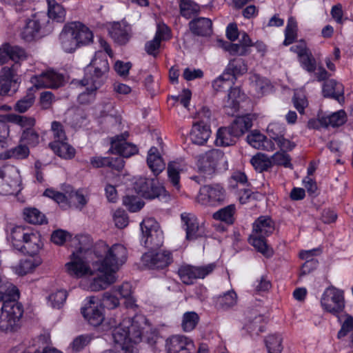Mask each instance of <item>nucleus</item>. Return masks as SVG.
Instances as JSON below:
<instances>
[{
	"instance_id": "c9c22d12",
	"label": "nucleus",
	"mask_w": 353,
	"mask_h": 353,
	"mask_svg": "<svg viewBox=\"0 0 353 353\" xmlns=\"http://www.w3.org/2000/svg\"><path fill=\"white\" fill-rule=\"evenodd\" d=\"M179 6L180 14L186 19L196 17L200 12V6L192 0H179Z\"/></svg>"
},
{
	"instance_id": "37998d69",
	"label": "nucleus",
	"mask_w": 353,
	"mask_h": 353,
	"mask_svg": "<svg viewBox=\"0 0 353 353\" xmlns=\"http://www.w3.org/2000/svg\"><path fill=\"white\" fill-rule=\"evenodd\" d=\"M130 320V324H127V332L129 336L130 344H138L141 341L142 330L135 318Z\"/></svg>"
},
{
	"instance_id": "de8ad7c7",
	"label": "nucleus",
	"mask_w": 353,
	"mask_h": 353,
	"mask_svg": "<svg viewBox=\"0 0 353 353\" xmlns=\"http://www.w3.org/2000/svg\"><path fill=\"white\" fill-rule=\"evenodd\" d=\"M250 163L254 169L259 172L267 171L272 166L271 159L267 156L260 153L252 157Z\"/></svg>"
},
{
	"instance_id": "e433bc0d",
	"label": "nucleus",
	"mask_w": 353,
	"mask_h": 353,
	"mask_svg": "<svg viewBox=\"0 0 353 353\" xmlns=\"http://www.w3.org/2000/svg\"><path fill=\"white\" fill-rule=\"evenodd\" d=\"M237 139L228 127H221L217 131L215 143L218 146L225 147L234 145Z\"/></svg>"
},
{
	"instance_id": "680f3d73",
	"label": "nucleus",
	"mask_w": 353,
	"mask_h": 353,
	"mask_svg": "<svg viewBox=\"0 0 353 353\" xmlns=\"http://www.w3.org/2000/svg\"><path fill=\"white\" fill-rule=\"evenodd\" d=\"M9 59L14 61V64H19L20 61H24L28 57V54L25 50L17 46H12L8 43Z\"/></svg>"
},
{
	"instance_id": "7ed1b4c3",
	"label": "nucleus",
	"mask_w": 353,
	"mask_h": 353,
	"mask_svg": "<svg viewBox=\"0 0 353 353\" xmlns=\"http://www.w3.org/2000/svg\"><path fill=\"white\" fill-rule=\"evenodd\" d=\"M25 17L30 16L26 21V25L20 33L21 39L26 42H31L48 35L53 31V23L45 12H23Z\"/></svg>"
},
{
	"instance_id": "4c0bfd02",
	"label": "nucleus",
	"mask_w": 353,
	"mask_h": 353,
	"mask_svg": "<svg viewBox=\"0 0 353 353\" xmlns=\"http://www.w3.org/2000/svg\"><path fill=\"white\" fill-rule=\"evenodd\" d=\"M236 212V206L234 204L228 205L212 214L214 219L221 221L228 225H232L234 222V214Z\"/></svg>"
},
{
	"instance_id": "c756f323",
	"label": "nucleus",
	"mask_w": 353,
	"mask_h": 353,
	"mask_svg": "<svg viewBox=\"0 0 353 353\" xmlns=\"http://www.w3.org/2000/svg\"><path fill=\"white\" fill-rule=\"evenodd\" d=\"M210 134L211 130L209 125L195 123L193 124L190 133V139L192 143L202 145L207 142Z\"/></svg>"
},
{
	"instance_id": "aec40b11",
	"label": "nucleus",
	"mask_w": 353,
	"mask_h": 353,
	"mask_svg": "<svg viewBox=\"0 0 353 353\" xmlns=\"http://www.w3.org/2000/svg\"><path fill=\"white\" fill-rule=\"evenodd\" d=\"M68 273L74 277L81 278L86 274H92L83 256L72 253L71 261L65 265Z\"/></svg>"
},
{
	"instance_id": "9b49d317",
	"label": "nucleus",
	"mask_w": 353,
	"mask_h": 353,
	"mask_svg": "<svg viewBox=\"0 0 353 353\" xmlns=\"http://www.w3.org/2000/svg\"><path fill=\"white\" fill-rule=\"evenodd\" d=\"M32 83L37 88L57 89L63 86L65 83L64 74L54 69H49L32 78Z\"/></svg>"
},
{
	"instance_id": "a19ab883",
	"label": "nucleus",
	"mask_w": 353,
	"mask_h": 353,
	"mask_svg": "<svg viewBox=\"0 0 353 353\" xmlns=\"http://www.w3.org/2000/svg\"><path fill=\"white\" fill-rule=\"evenodd\" d=\"M237 303V295L234 291H229L223 295L216 297L215 305L218 309L227 310Z\"/></svg>"
},
{
	"instance_id": "3c124183",
	"label": "nucleus",
	"mask_w": 353,
	"mask_h": 353,
	"mask_svg": "<svg viewBox=\"0 0 353 353\" xmlns=\"http://www.w3.org/2000/svg\"><path fill=\"white\" fill-rule=\"evenodd\" d=\"M90 84V87H88L86 90L78 97V101L81 104H88L93 101L95 91L101 86V82L97 80H93L92 83Z\"/></svg>"
},
{
	"instance_id": "f3484780",
	"label": "nucleus",
	"mask_w": 353,
	"mask_h": 353,
	"mask_svg": "<svg viewBox=\"0 0 353 353\" xmlns=\"http://www.w3.org/2000/svg\"><path fill=\"white\" fill-rule=\"evenodd\" d=\"M94 267L101 274L94 278L90 285L92 291H100L107 288L116 281L115 273L96 263Z\"/></svg>"
},
{
	"instance_id": "0e129e2a",
	"label": "nucleus",
	"mask_w": 353,
	"mask_h": 353,
	"mask_svg": "<svg viewBox=\"0 0 353 353\" xmlns=\"http://www.w3.org/2000/svg\"><path fill=\"white\" fill-rule=\"evenodd\" d=\"M168 175L172 185L177 190L180 189L179 165L174 162L170 163L168 165Z\"/></svg>"
},
{
	"instance_id": "5fc2aeb1",
	"label": "nucleus",
	"mask_w": 353,
	"mask_h": 353,
	"mask_svg": "<svg viewBox=\"0 0 353 353\" xmlns=\"http://www.w3.org/2000/svg\"><path fill=\"white\" fill-rule=\"evenodd\" d=\"M142 241L145 248L150 250L158 249L163 243V232L161 230L154 234H150V235L144 237Z\"/></svg>"
},
{
	"instance_id": "6e6552de",
	"label": "nucleus",
	"mask_w": 353,
	"mask_h": 353,
	"mask_svg": "<svg viewBox=\"0 0 353 353\" xmlns=\"http://www.w3.org/2000/svg\"><path fill=\"white\" fill-rule=\"evenodd\" d=\"M225 162L224 153L217 149H213L206 152L199 156L197 162L199 172L206 174L211 179L216 172L218 165L222 162Z\"/></svg>"
},
{
	"instance_id": "2f4dec72",
	"label": "nucleus",
	"mask_w": 353,
	"mask_h": 353,
	"mask_svg": "<svg viewBox=\"0 0 353 353\" xmlns=\"http://www.w3.org/2000/svg\"><path fill=\"white\" fill-rule=\"evenodd\" d=\"M242 95L239 88L235 87L230 89L228 94V99L223 106L224 111L227 114L234 116L237 112L239 109V100L241 99Z\"/></svg>"
},
{
	"instance_id": "79ce46f5",
	"label": "nucleus",
	"mask_w": 353,
	"mask_h": 353,
	"mask_svg": "<svg viewBox=\"0 0 353 353\" xmlns=\"http://www.w3.org/2000/svg\"><path fill=\"white\" fill-rule=\"evenodd\" d=\"M30 150L26 145H19L0 154V159L6 160L8 159H24L28 157Z\"/></svg>"
},
{
	"instance_id": "ddd939ff",
	"label": "nucleus",
	"mask_w": 353,
	"mask_h": 353,
	"mask_svg": "<svg viewBox=\"0 0 353 353\" xmlns=\"http://www.w3.org/2000/svg\"><path fill=\"white\" fill-rule=\"evenodd\" d=\"M143 264L150 270H163L168 268L172 262V254L170 251L145 253L142 256Z\"/></svg>"
},
{
	"instance_id": "4be33fe9",
	"label": "nucleus",
	"mask_w": 353,
	"mask_h": 353,
	"mask_svg": "<svg viewBox=\"0 0 353 353\" xmlns=\"http://www.w3.org/2000/svg\"><path fill=\"white\" fill-rule=\"evenodd\" d=\"M127 324H130V320H124L113 332L112 337L114 343L118 345L122 350L133 353V345L130 344L127 332Z\"/></svg>"
},
{
	"instance_id": "7c9ffc66",
	"label": "nucleus",
	"mask_w": 353,
	"mask_h": 353,
	"mask_svg": "<svg viewBox=\"0 0 353 353\" xmlns=\"http://www.w3.org/2000/svg\"><path fill=\"white\" fill-rule=\"evenodd\" d=\"M248 143L257 150L272 151L275 149L274 144L272 140L268 139L263 134L257 131H254L247 136Z\"/></svg>"
},
{
	"instance_id": "13d9d810",
	"label": "nucleus",
	"mask_w": 353,
	"mask_h": 353,
	"mask_svg": "<svg viewBox=\"0 0 353 353\" xmlns=\"http://www.w3.org/2000/svg\"><path fill=\"white\" fill-rule=\"evenodd\" d=\"M340 317L341 321L339 322L341 324V327L337 333V338L339 339L344 338L353 330V316L348 314H345L340 316Z\"/></svg>"
},
{
	"instance_id": "72a5a7b5",
	"label": "nucleus",
	"mask_w": 353,
	"mask_h": 353,
	"mask_svg": "<svg viewBox=\"0 0 353 353\" xmlns=\"http://www.w3.org/2000/svg\"><path fill=\"white\" fill-rule=\"evenodd\" d=\"M49 147L58 156L65 159H71L75 156V149L66 141L62 142H51Z\"/></svg>"
},
{
	"instance_id": "b1692460",
	"label": "nucleus",
	"mask_w": 353,
	"mask_h": 353,
	"mask_svg": "<svg viewBox=\"0 0 353 353\" xmlns=\"http://www.w3.org/2000/svg\"><path fill=\"white\" fill-rule=\"evenodd\" d=\"M90 305L82 309L81 313L83 317L92 326L100 325L104 320V314L101 307L94 305L95 297H90Z\"/></svg>"
},
{
	"instance_id": "393cba45",
	"label": "nucleus",
	"mask_w": 353,
	"mask_h": 353,
	"mask_svg": "<svg viewBox=\"0 0 353 353\" xmlns=\"http://www.w3.org/2000/svg\"><path fill=\"white\" fill-rule=\"evenodd\" d=\"M248 71V66L244 59L242 58H234L230 60L224 71L227 76V81L234 82L238 76L245 74Z\"/></svg>"
},
{
	"instance_id": "39448f33",
	"label": "nucleus",
	"mask_w": 353,
	"mask_h": 353,
	"mask_svg": "<svg viewBox=\"0 0 353 353\" xmlns=\"http://www.w3.org/2000/svg\"><path fill=\"white\" fill-rule=\"evenodd\" d=\"M321 304L327 312L336 316L338 321H341L340 313L345 308V300L343 291L330 286L323 292Z\"/></svg>"
},
{
	"instance_id": "bf43d9fd",
	"label": "nucleus",
	"mask_w": 353,
	"mask_h": 353,
	"mask_svg": "<svg viewBox=\"0 0 353 353\" xmlns=\"http://www.w3.org/2000/svg\"><path fill=\"white\" fill-rule=\"evenodd\" d=\"M140 226L142 232V240H143L144 237L150 235V234H154L161 231L158 222L153 218L144 219L141 223Z\"/></svg>"
},
{
	"instance_id": "4468645a",
	"label": "nucleus",
	"mask_w": 353,
	"mask_h": 353,
	"mask_svg": "<svg viewBox=\"0 0 353 353\" xmlns=\"http://www.w3.org/2000/svg\"><path fill=\"white\" fill-rule=\"evenodd\" d=\"M135 190L143 197L153 199L159 197L165 189L156 179L139 178L134 183Z\"/></svg>"
},
{
	"instance_id": "6ab92c4d",
	"label": "nucleus",
	"mask_w": 353,
	"mask_h": 353,
	"mask_svg": "<svg viewBox=\"0 0 353 353\" xmlns=\"http://www.w3.org/2000/svg\"><path fill=\"white\" fill-rule=\"evenodd\" d=\"M168 353H179L181 351L191 352L194 348L193 341L182 335H174L165 341Z\"/></svg>"
},
{
	"instance_id": "338daca9",
	"label": "nucleus",
	"mask_w": 353,
	"mask_h": 353,
	"mask_svg": "<svg viewBox=\"0 0 353 353\" xmlns=\"http://www.w3.org/2000/svg\"><path fill=\"white\" fill-rule=\"evenodd\" d=\"M21 140L30 146H36L39 142V135L32 128L23 130Z\"/></svg>"
},
{
	"instance_id": "f8f14e48",
	"label": "nucleus",
	"mask_w": 353,
	"mask_h": 353,
	"mask_svg": "<svg viewBox=\"0 0 353 353\" xmlns=\"http://www.w3.org/2000/svg\"><path fill=\"white\" fill-rule=\"evenodd\" d=\"M129 133L125 132L116 135L110 139V148L109 152L112 154H117L122 158H129L138 153L139 150L136 145L127 142Z\"/></svg>"
},
{
	"instance_id": "473e14b6",
	"label": "nucleus",
	"mask_w": 353,
	"mask_h": 353,
	"mask_svg": "<svg viewBox=\"0 0 353 353\" xmlns=\"http://www.w3.org/2000/svg\"><path fill=\"white\" fill-rule=\"evenodd\" d=\"M147 163L154 175L160 174L165 168V163L161 157L159 150L152 147L148 153Z\"/></svg>"
},
{
	"instance_id": "dca6fc26",
	"label": "nucleus",
	"mask_w": 353,
	"mask_h": 353,
	"mask_svg": "<svg viewBox=\"0 0 353 353\" xmlns=\"http://www.w3.org/2000/svg\"><path fill=\"white\" fill-rule=\"evenodd\" d=\"M246 323L244 328L252 336H258L264 332L265 323L262 315L254 309H249L245 312Z\"/></svg>"
},
{
	"instance_id": "412c9836",
	"label": "nucleus",
	"mask_w": 353,
	"mask_h": 353,
	"mask_svg": "<svg viewBox=\"0 0 353 353\" xmlns=\"http://www.w3.org/2000/svg\"><path fill=\"white\" fill-rule=\"evenodd\" d=\"M255 119H256V114L250 113L237 117L228 128L233 133V137L239 139L252 127L253 121Z\"/></svg>"
},
{
	"instance_id": "a878e982",
	"label": "nucleus",
	"mask_w": 353,
	"mask_h": 353,
	"mask_svg": "<svg viewBox=\"0 0 353 353\" xmlns=\"http://www.w3.org/2000/svg\"><path fill=\"white\" fill-rule=\"evenodd\" d=\"M61 48L65 52H72L79 48L70 23L65 24L59 34Z\"/></svg>"
},
{
	"instance_id": "49530a36",
	"label": "nucleus",
	"mask_w": 353,
	"mask_h": 353,
	"mask_svg": "<svg viewBox=\"0 0 353 353\" xmlns=\"http://www.w3.org/2000/svg\"><path fill=\"white\" fill-rule=\"evenodd\" d=\"M297 30L296 19L292 17H290L285 29V39L283 43L284 46H288L294 42L297 38Z\"/></svg>"
},
{
	"instance_id": "c03bdc74",
	"label": "nucleus",
	"mask_w": 353,
	"mask_h": 353,
	"mask_svg": "<svg viewBox=\"0 0 353 353\" xmlns=\"http://www.w3.org/2000/svg\"><path fill=\"white\" fill-rule=\"evenodd\" d=\"M35 95L32 90H28L26 94L18 100L14 106V110L19 113H24L27 112L35 102Z\"/></svg>"
},
{
	"instance_id": "9d476101",
	"label": "nucleus",
	"mask_w": 353,
	"mask_h": 353,
	"mask_svg": "<svg viewBox=\"0 0 353 353\" xmlns=\"http://www.w3.org/2000/svg\"><path fill=\"white\" fill-rule=\"evenodd\" d=\"M127 254V250L123 245L114 244L108 249L105 258L97 263L108 268L109 271L116 273L119 266L125 262Z\"/></svg>"
},
{
	"instance_id": "a18cd8bd",
	"label": "nucleus",
	"mask_w": 353,
	"mask_h": 353,
	"mask_svg": "<svg viewBox=\"0 0 353 353\" xmlns=\"http://www.w3.org/2000/svg\"><path fill=\"white\" fill-rule=\"evenodd\" d=\"M23 218L31 224L41 225L47 223L45 215L34 208L24 209Z\"/></svg>"
},
{
	"instance_id": "2eb2a0df",
	"label": "nucleus",
	"mask_w": 353,
	"mask_h": 353,
	"mask_svg": "<svg viewBox=\"0 0 353 353\" xmlns=\"http://www.w3.org/2000/svg\"><path fill=\"white\" fill-rule=\"evenodd\" d=\"M182 227L185 231V239L188 241H194L204 236L205 230L199 225L196 216L191 213L183 212L181 214Z\"/></svg>"
},
{
	"instance_id": "6e6d98bb",
	"label": "nucleus",
	"mask_w": 353,
	"mask_h": 353,
	"mask_svg": "<svg viewBox=\"0 0 353 353\" xmlns=\"http://www.w3.org/2000/svg\"><path fill=\"white\" fill-rule=\"evenodd\" d=\"M39 347L33 353H62L52 347L50 338L48 335H40L38 338Z\"/></svg>"
},
{
	"instance_id": "69168bd1",
	"label": "nucleus",
	"mask_w": 353,
	"mask_h": 353,
	"mask_svg": "<svg viewBox=\"0 0 353 353\" xmlns=\"http://www.w3.org/2000/svg\"><path fill=\"white\" fill-rule=\"evenodd\" d=\"M43 196L54 200L62 208H67V193L63 194L53 188H47L43 192Z\"/></svg>"
},
{
	"instance_id": "bb28decb",
	"label": "nucleus",
	"mask_w": 353,
	"mask_h": 353,
	"mask_svg": "<svg viewBox=\"0 0 353 353\" xmlns=\"http://www.w3.org/2000/svg\"><path fill=\"white\" fill-rule=\"evenodd\" d=\"M41 246L42 242L40 234L30 230L23 242L21 248H19L18 250L23 254L33 256L37 254Z\"/></svg>"
},
{
	"instance_id": "58836bf2",
	"label": "nucleus",
	"mask_w": 353,
	"mask_h": 353,
	"mask_svg": "<svg viewBox=\"0 0 353 353\" xmlns=\"http://www.w3.org/2000/svg\"><path fill=\"white\" fill-rule=\"evenodd\" d=\"M48 4V14L50 19L56 20L57 22H63L65 17V11L63 7L56 0H46Z\"/></svg>"
},
{
	"instance_id": "864d4df0",
	"label": "nucleus",
	"mask_w": 353,
	"mask_h": 353,
	"mask_svg": "<svg viewBox=\"0 0 353 353\" xmlns=\"http://www.w3.org/2000/svg\"><path fill=\"white\" fill-rule=\"evenodd\" d=\"M282 337L279 334H270L265 339L268 353H281L283 350Z\"/></svg>"
},
{
	"instance_id": "ea45409f",
	"label": "nucleus",
	"mask_w": 353,
	"mask_h": 353,
	"mask_svg": "<svg viewBox=\"0 0 353 353\" xmlns=\"http://www.w3.org/2000/svg\"><path fill=\"white\" fill-rule=\"evenodd\" d=\"M72 241L76 247V251L72 253L80 256L90 251L93 244L91 237L85 234L76 236Z\"/></svg>"
},
{
	"instance_id": "e2e57ef3",
	"label": "nucleus",
	"mask_w": 353,
	"mask_h": 353,
	"mask_svg": "<svg viewBox=\"0 0 353 353\" xmlns=\"http://www.w3.org/2000/svg\"><path fill=\"white\" fill-rule=\"evenodd\" d=\"M6 178V172L3 170L0 169V194L8 195L13 194L16 191L18 185L17 181L12 184H10Z\"/></svg>"
},
{
	"instance_id": "c85d7f7f",
	"label": "nucleus",
	"mask_w": 353,
	"mask_h": 353,
	"mask_svg": "<svg viewBox=\"0 0 353 353\" xmlns=\"http://www.w3.org/2000/svg\"><path fill=\"white\" fill-rule=\"evenodd\" d=\"M322 92L325 97L334 99L339 103L344 101L343 85L334 79H329L324 83Z\"/></svg>"
},
{
	"instance_id": "5701e85b",
	"label": "nucleus",
	"mask_w": 353,
	"mask_h": 353,
	"mask_svg": "<svg viewBox=\"0 0 353 353\" xmlns=\"http://www.w3.org/2000/svg\"><path fill=\"white\" fill-rule=\"evenodd\" d=\"M188 28L195 36L207 37L212 32V22L209 18L194 17L188 23Z\"/></svg>"
},
{
	"instance_id": "052dcab7",
	"label": "nucleus",
	"mask_w": 353,
	"mask_h": 353,
	"mask_svg": "<svg viewBox=\"0 0 353 353\" xmlns=\"http://www.w3.org/2000/svg\"><path fill=\"white\" fill-rule=\"evenodd\" d=\"M56 101L54 94L50 91H44L40 93L39 106L42 110H48L52 108V105Z\"/></svg>"
},
{
	"instance_id": "774afa93",
	"label": "nucleus",
	"mask_w": 353,
	"mask_h": 353,
	"mask_svg": "<svg viewBox=\"0 0 353 353\" xmlns=\"http://www.w3.org/2000/svg\"><path fill=\"white\" fill-rule=\"evenodd\" d=\"M123 204L129 211L135 212L143 207L144 203L140 201L136 196L126 195L123 198Z\"/></svg>"
},
{
	"instance_id": "f03ea898",
	"label": "nucleus",
	"mask_w": 353,
	"mask_h": 353,
	"mask_svg": "<svg viewBox=\"0 0 353 353\" xmlns=\"http://www.w3.org/2000/svg\"><path fill=\"white\" fill-rule=\"evenodd\" d=\"M274 229V222L268 216H260L252 223V230L248 242L265 257L273 255V250L268 245L266 238L273 233Z\"/></svg>"
},
{
	"instance_id": "f257e3e1",
	"label": "nucleus",
	"mask_w": 353,
	"mask_h": 353,
	"mask_svg": "<svg viewBox=\"0 0 353 353\" xmlns=\"http://www.w3.org/2000/svg\"><path fill=\"white\" fill-rule=\"evenodd\" d=\"M18 288L9 285L6 292L0 293V302L3 303L0 311V330L4 332H15L21 327L23 314V305L18 302Z\"/></svg>"
},
{
	"instance_id": "f704fd0d",
	"label": "nucleus",
	"mask_w": 353,
	"mask_h": 353,
	"mask_svg": "<svg viewBox=\"0 0 353 353\" xmlns=\"http://www.w3.org/2000/svg\"><path fill=\"white\" fill-rule=\"evenodd\" d=\"M67 121L74 128H79L85 124L88 114L81 108H75L68 112Z\"/></svg>"
},
{
	"instance_id": "1a4fd4ad",
	"label": "nucleus",
	"mask_w": 353,
	"mask_h": 353,
	"mask_svg": "<svg viewBox=\"0 0 353 353\" xmlns=\"http://www.w3.org/2000/svg\"><path fill=\"white\" fill-rule=\"evenodd\" d=\"M215 268V263H209L202 266L183 265L179 268L177 273L184 284L192 285L195 279H204L211 274Z\"/></svg>"
},
{
	"instance_id": "4d7b16f0",
	"label": "nucleus",
	"mask_w": 353,
	"mask_h": 353,
	"mask_svg": "<svg viewBox=\"0 0 353 353\" xmlns=\"http://www.w3.org/2000/svg\"><path fill=\"white\" fill-rule=\"evenodd\" d=\"M347 121V115L344 110H341L329 116L324 117V121L327 123V128H333L343 125Z\"/></svg>"
},
{
	"instance_id": "0eeeda50",
	"label": "nucleus",
	"mask_w": 353,
	"mask_h": 353,
	"mask_svg": "<svg viewBox=\"0 0 353 353\" xmlns=\"http://www.w3.org/2000/svg\"><path fill=\"white\" fill-rule=\"evenodd\" d=\"M110 66L105 53L103 51H97L90 65L86 68V70L90 73V77H85L81 81V84L83 86L92 83L93 80L100 81L103 83L101 79L109 71Z\"/></svg>"
},
{
	"instance_id": "603ef678",
	"label": "nucleus",
	"mask_w": 353,
	"mask_h": 353,
	"mask_svg": "<svg viewBox=\"0 0 353 353\" xmlns=\"http://www.w3.org/2000/svg\"><path fill=\"white\" fill-rule=\"evenodd\" d=\"M67 208L74 205L77 208L81 210L88 203L85 196L79 191L72 190L67 192Z\"/></svg>"
},
{
	"instance_id": "09e8293b",
	"label": "nucleus",
	"mask_w": 353,
	"mask_h": 353,
	"mask_svg": "<svg viewBox=\"0 0 353 353\" xmlns=\"http://www.w3.org/2000/svg\"><path fill=\"white\" fill-rule=\"evenodd\" d=\"M30 232V230L23 226H16L11 231V239L14 248L17 250L21 248L25 239Z\"/></svg>"
},
{
	"instance_id": "423d86ee",
	"label": "nucleus",
	"mask_w": 353,
	"mask_h": 353,
	"mask_svg": "<svg viewBox=\"0 0 353 353\" xmlns=\"http://www.w3.org/2000/svg\"><path fill=\"white\" fill-rule=\"evenodd\" d=\"M19 64L4 66L0 70V95L7 96L14 94L21 83V77L18 74Z\"/></svg>"
},
{
	"instance_id": "cd10ccee",
	"label": "nucleus",
	"mask_w": 353,
	"mask_h": 353,
	"mask_svg": "<svg viewBox=\"0 0 353 353\" xmlns=\"http://www.w3.org/2000/svg\"><path fill=\"white\" fill-rule=\"evenodd\" d=\"M70 24L79 47L92 43L94 35L88 27L80 21H73Z\"/></svg>"
},
{
	"instance_id": "8fccbe9b",
	"label": "nucleus",
	"mask_w": 353,
	"mask_h": 353,
	"mask_svg": "<svg viewBox=\"0 0 353 353\" xmlns=\"http://www.w3.org/2000/svg\"><path fill=\"white\" fill-rule=\"evenodd\" d=\"M200 318L195 312H186L183 314L181 321V328L185 332L192 331L199 323Z\"/></svg>"
},
{
	"instance_id": "20e7f679",
	"label": "nucleus",
	"mask_w": 353,
	"mask_h": 353,
	"mask_svg": "<svg viewBox=\"0 0 353 353\" xmlns=\"http://www.w3.org/2000/svg\"><path fill=\"white\" fill-rule=\"evenodd\" d=\"M196 200L203 205L217 207L224 204L226 191L221 183L203 185L200 188Z\"/></svg>"
},
{
	"instance_id": "a211bd4d",
	"label": "nucleus",
	"mask_w": 353,
	"mask_h": 353,
	"mask_svg": "<svg viewBox=\"0 0 353 353\" xmlns=\"http://www.w3.org/2000/svg\"><path fill=\"white\" fill-rule=\"evenodd\" d=\"M110 37L119 45H125L132 36L131 27L126 23L114 22L108 28Z\"/></svg>"
}]
</instances>
